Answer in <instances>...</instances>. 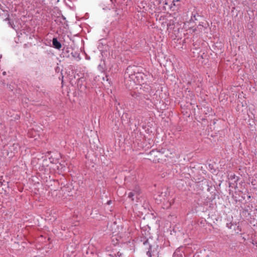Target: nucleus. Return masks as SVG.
Instances as JSON below:
<instances>
[{
    "mask_svg": "<svg viewBox=\"0 0 257 257\" xmlns=\"http://www.w3.org/2000/svg\"><path fill=\"white\" fill-rule=\"evenodd\" d=\"M173 257H182V255L180 254V251L178 250H176L174 254Z\"/></svg>",
    "mask_w": 257,
    "mask_h": 257,
    "instance_id": "obj_6",
    "label": "nucleus"
},
{
    "mask_svg": "<svg viewBox=\"0 0 257 257\" xmlns=\"http://www.w3.org/2000/svg\"><path fill=\"white\" fill-rule=\"evenodd\" d=\"M107 203H108V204H110V201H108Z\"/></svg>",
    "mask_w": 257,
    "mask_h": 257,
    "instance_id": "obj_14",
    "label": "nucleus"
},
{
    "mask_svg": "<svg viewBox=\"0 0 257 257\" xmlns=\"http://www.w3.org/2000/svg\"><path fill=\"white\" fill-rule=\"evenodd\" d=\"M8 24L9 25L10 27H11V28H12L13 29H15V25L14 24V23L11 22H9L8 23Z\"/></svg>",
    "mask_w": 257,
    "mask_h": 257,
    "instance_id": "obj_7",
    "label": "nucleus"
},
{
    "mask_svg": "<svg viewBox=\"0 0 257 257\" xmlns=\"http://www.w3.org/2000/svg\"><path fill=\"white\" fill-rule=\"evenodd\" d=\"M130 68H128L127 69V70H126V71H127V73H128V71H129V70H130Z\"/></svg>",
    "mask_w": 257,
    "mask_h": 257,
    "instance_id": "obj_13",
    "label": "nucleus"
},
{
    "mask_svg": "<svg viewBox=\"0 0 257 257\" xmlns=\"http://www.w3.org/2000/svg\"><path fill=\"white\" fill-rule=\"evenodd\" d=\"M52 44L53 47L59 50L62 47L61 44L58 41L56 38H54L52 40Z\"/></svg>",
    "mask_w": 257,
    "mask_h": 257,
    "instance_id": "obj_3",
    "label": "nucleus"
},
{
    "mask_svg": "<svg viewBox=\"0 0 257 257\" xmlns=\"http://www.w3.org/2000/svg\"><path fill=\"white\" fill-rule=\"evenodd\" d=\"M197 31V30L196 29H190V32H194Z\"/></svg>",
    "mask_w": 257,
    "mask_h": 257,
    "instance_id": "obj_10",
    "label": "nucleus"
},
{
    "mask_svg": "<svg viewBox=\"0 0 257 257\" xmlns=\"http://www.w3.org/2000/svg\"><path fill=\"white\" fill-rule=\"evenodd\" d=\"M197 28L199 31H201L203 28V26L200 24Z\"/></svg>",
    "mask_w": 257,
    "mask_h": 257,
    "instance_id": "obj_9",
    "label": "nucleus"
},
{
    "mask_svg": "<svg viewBox=\"0 0 257 257\" xmlns=\"http://www.w3.org/2000/svg\"><path fill=\"white\" fill-rule=\"evenodd\" d=\"M86 59H90V58H87V57L86 56Z\"/></svg>",
    "mask_w": 257,
    "mask_h": 257,
    "instance_id": "obj_18",
    "label": "nucleus"
},
{
    "mask_svg": "<svg viewBox=\"0 0 257 257\" xmlns=\"http://www.w3.org/2000/svg\"><path fill=\"white\" fill-rule=\"evenodd\" d=\"M10 20V19L9 18H7L6 19H5V21H9Z\"/></svg>",
    "mask_w": 257,
    "mask_h": 257,
    "instance_id": "obj_11",
    "label": "nucleus"
},
{
    "mask_svg": "<svg viewBox=\"0 0 257 257\" xmlns=\"http://www.w3.org/2000/svg\"><path fill=\"white\" fill-rule=\"evenodd\" d=\"M135 195V193H133V192H130L129 194H128V197L131 198L133 196Z\"/></svg>",
    "mask_w": 257,
    "mask_h": 257,
    "instance_id": "obj_8",
    "label": "nucleus"
},
{
    "mask_svg": "<svg viewBox=\"0 0 257 257\" xmlns=\"http://www.w3.org/2000/svg\"><path fill=\"white\" fill-rule=\"evenodd\" d=\"M226 227L229 229L234 230L235 233H239L240 231V228L236 224H232L231 223H227Z\"/></svg>",
    "mask_w": 257,
    "mask_h": 257,
    "instance_id": "obj_2",
    "label": "nucleus"
},
{
    "mask_svg": "<svg viewBox=\"0 0 257 257\" xmlns=\"http://www.w3.org/2000/svg\"><path fill=\"white\" fill-rule=\"evenodd\" d=\"M145 239H146V241H148V240H149V238H146Z\"/></svg>",
    "mask_w": 257,
    "mask_h": 257,
    "instance_id": "obj_15",
    "label": "nucleus"
},
{
    "mask_svg": "<svg viewBox=\"0 0 257 257\" xmlns=\"http://www.w3.org/2000/svg\"><path fill=\"white\" fill-rule=\"evenodd\" d=\"M149 242H144V245L146 246H149V250L147 251V254L150 257H152V253H154L155 252H157L159 249V246L154 242L153 244H150Z\"/></svg>",
    "mask_w": 257,
    "mask_h": 257,
    "instance_id": "obj_1",
    "label": "nucleus"
},
{
    "mask_svg": "<svg viewBox=\"0 0 257 257\" xmlns=\"http://www.w3.org/2000/svg\"><path fill=\"white\" fill-rule=\"evenodd\" d=\"M72 56L75 58L77 60H79V54L76 52H72Z\"/></svg>",
    "mask_w": 257,
    "mask_h": 257,
    "instance_id": "obj_5",
    "label": "nucleus"
},
{
    "mask_svg": "<svg viewBox=\"0 0 257 257\" xmlns=\"http://www.w3.org/2000/svg\"><path fill=\"white\" fill-rule=\"evenodd\" d=\"M2 55H0V59L2 58Z\"/></svg>",
    "mask_w": 257,
    "mask_h": 257,
    "instance_id": "obj_16",
    "label": "nucleus"
},
{
    "mask_svg": "<svg viewBox=\"0 0 257 257\" xmlns=\"http://www.w3.org/2000/svg\"><path fill=\"white\" fill-rule=\"evenodd\" d=\"M134 76L135 78L137 79V81H135V82L141 84L143 82L139 79V78H142V74L141 73L135 74Z\"/></svg>",
    "mask_w": 257,
    "mask_h": 257,
    "instance_id": "obj_4",
    "label": "nucleus"
},
{
    "mask_svg": "<svg viewBox=\"0 0 257 257\" xmlns=\"http://www.w3.org/2000/svg\"><path fill=\"white\" fill-rule=\"evenodd\" d=\"M174 1H175V2H178V1H179V0H174Z\"/></svg>",
    "mask_w": 257,
    "mask_h": 257,
    "instance_id": "obj_17",
    "label": "nucleus"
},
{
    "mask_svg": "<svg viewBox=\"0 0 257 257\" xmlns=\"http://www.w3.org/2000/svg\"><path fill=\"white\" fill-rule=\"evenodd\" d=\"M3 74L4 75H5L6 74V72L5 71H4L3 73Z\"/></svg>",
    "mask_w": 257,
    "mask_h": 257,
    "instance_id": "obj_12",
    "label": "nucleus"
}]
</instances>
